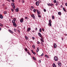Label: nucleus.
Instances as JSON below:
<instances>
[{"label": "nucleus", "instance_id": "obj_1", "mask_svg": "<svg viewBox=\"0 0 67 67\" xmlns=\"http://www.w3.org/2000/svg\"><path fill=\"white\" fill-rule=\"evenodd\" d=\"M12 23H13V25L15 27H16L17 25H16V24L15 23V22H12Z\"/></svg>", "mask_w": 67, "mask_h": 67}, {"label": "nucleus", "instance_id": "obj_2", "mask_svg": "<svg viewBox=\"0 0 67 67\" xmlns=\"http://www.w3.org/2000/svg\"><path fill=\"white\" fill-rule=\"evenodd\" d=\"M47 4L48 6H53L54 5V4H52V3H47Z\"/></svg>", "mask_w": 67, "mask_h": 67}, {"label": "nucleus", "instance_id": "obj_3", "mask_svg": "<svg viewBox=\"0 0 67 67\" xmlns=\"http://www.w3.org/2000/svg\"><path fill=\"white\" fill-rule=\"evenodd\" d=\"M37 12L38 15H40V14H41V12L39 11L38 10H37Z\"/></svg>", "mask_w": 67, "mask_h": 67}, {"label": "nucleus", "instance_id": "obj_4", "mask_svg": "<svg viewBox=\"0 0 67 67\" xmlns=\"http://www.w3.org/2000/svg\"><path fill=\"white\" fill-rule=\"evenodd\" d=\"M54 59L55 61H57L58 60V58L56 56H55L54 57Z\"/></svg>", "mask_w": 67, "mask_h": 67}, {"label": "nucleus", "instance_id": "obj_5", "mask_svg": "<svg viewBox=\"0 0 67 67\" xmlns=\"http://www.w3.org/2000/svg\"><path fill=\"white\" fill-rule=\"evenodd\" d=\"M16 18H13V20H12V22H15V21H16Z\"/></svg>", "mask_w": 67, "mask_h": 67}, {"label": "nucleus", "instance_id": "obj_6", "mask_svg": "<svg viewBox=\"0 0 67 67\" xmlns=\"http://www.w3.org/2000/svg\"><path fill=\"white\" fill-rule=\"evenodd\" d=\"M38 34L40 37H41V38H42V35H41V33L38 32Z\"/></svg>", "mask_w": 67, "mask_h": 67}, {"label": "nucleus", "instance_id": "obj_7", "mask_svg": "<svg viewBox=\"0 0 67 67\" xmlns=\"http://www.w3.org/2000/svg\"><path fill=\"white\" fill-rule=\"evenodd\" d=\"M58 65H59V66H61V62H60V61H59L58 62Z\"/></svg>", "mask_w": 67, "mask_h": 67}, {"label": "nucleus", "instance_id": "obj_8", "mask_svg": "<svg viewBox=\"0 0 67 67\" xmlns=\"http://www.w3.org/2000/svg\"><path fill=\"white\" fill-rule=\"evenodd\" d=\"M20 23H22L23 22V18H22V19H20Z\"/></svg>", "mask_w": 67, "mask_h": 67}, {"label": "nucleus", "instance_id": "obj_9", "mask_svg": "<svg viewBox=\"0 0 67 67\" xmlns=\"http://www.w3.org/2000/svg\"><path fill=\"white\" fill-rule=\"evenodd\" d=\"M36 5L37 6H38V5H39V2L38 1L36 2Z\"/></svg>", "mask_w": 67, "mask_h": 67}, {"label": "nucleus", "instance_id": "obj_10", "mask_svg": "<svg viewBox=\"0 0 67 67\" xmlns=\"http://www.w3.org/2000/svg\"><path fill=\"white\" fill-rule=\"evenodd\" d=\"M31 17L32 18H33L34 19H35V16H34V14H32L31 15Z\"/></svg>", "mask_w": 67, "mask_h": 67}, {"label": "nucleus", "instance_id": "obj_11", "mask_svg": "<svg viewBox=\"0 0 67 67\" xmlns=\"http://www.w3.org/2000/svg\"><path fill=\"white\" fill-rule=\"evenodd\" d=\"M54 48H56V47H57V45H56V43H54Z\"/></svg>", "mask_w": 67, "mask_h": 67}, {"label": "nucleus", "instance_id": "obj_12", "mask_svg": "<svg viewBox=\"0 0 67 67\" xmlns=\"http://www.w3.org/2000/svg\"><path fill=\"white\" fill-rule=\"evenodd\" d=\"M3 16L2 14H0V18L1 19H3Z\"/></svg>", "mask_w": 67, "mask_h": 67}, {"label": "nucleus", "instance_id": "obj_13", "mask_svg": "<svg viewBox=\"0 0 67 67\" xmlns=\"http://www.w3.org/2000/svg\"><path fill=\"white\" fill-rule=\"evenodd\" d=\"M9 32H10V33H12V34H13V31H12L10 30H9Z\"/></svg>", "mask_w": 67, "mask_h": 67}, {"label": "nucleus", "instance_id": "obj_14", "mask_svg": "<svg viewBox=\"0 0 67 67\" xmlns=\"http://www.w3.org/2000/svg\"><path fill=\"white\" fill-rule=\"evenodd\" d=\"M31 30V28L29 27L28 29H27V32H29Z\"/></svg>", "mask_w": 67, "mask_h": 67}, {"label": "nucleus", "instance_id": "obj_15", "mask_svg": "<svg viewBox=\"0 0 67 67\" xmlns=\"http://www.w3.org/2000/svg\"><path fill=\"white\" fill-rule=\"evenodd\" d=\"M58 15H60L61 14H62V13H61V12H58Z\"/></svg>", "mask_w": 67, "mask_h": 67}, {"label": "nucleus", "instance_id": "obj_16", "mask_svg": "<svg viewBox=\"0 0 67 67\" xmlns=\"http://www.w3.org/2000/svg\"><path fill=\"white\" fill-rule=\"evenodd\" d=\"M39 47H38L37 48V50H36V52H37H37H38V51H39Z\"/></svg>", "mask_w": 67, "mask_h": 67}, {"label": "nucleus", "instance_id": "obj_17", "mask_svg": "<svg viewBox=\"0 0 67 67\" xmlns=\"http://www.w3.org/2000/svg\"><path fill=\"white\" fill-rule=\"evenodd\" d=\"M40 40H41V42H43H43H44V40H43V38H41Z\"/></svg>", "mask_w": 67, "mask_h": 67}, {"label": "nucleus", "instance_id": "obj_18", "mask_svg": "<svg viewBox=\"0 0 67 67\" xmlns=\"http://www.w3.org/2000/svg\"><path fill=\"white\" fill-rule=\"evenodd\" d=\"M15 11H16V12H18V11H19V9H15Z\"/></svg>", "mask_w": 67, "mask_h": 67}, {"label": "nucleus", "instance_id": "obj_19", "mask_svg": "<svg viewBox=\"0 0 67 67\" xmlns=\"http://www.w3.org/2000/svg\"><path fill=\"white\" fill-rule=\"evenodd\" d=\"M53 67H56V66L55 65V63L53 64Z\"/></svg>", "mask_w": 67, "mask_h": 67}, {"label": "nucleus", "instance_id": "obj_20", "mask_svg": "<svg viewBox=\"0 0 67 67\" xmlns=\"http://www.w3.org/2000/svg\"><path fill=\"white\" fill-rule=\"evenodd\" d=\"M25 52H27V51H28V49L27 48H25Z\"/></svg>", "mask_w": 67, "mask_h": 67}, {"label": "nucleus", "instance_id": "obj_21", "mask_svg": "<svg viewBox=\"0 0 67 67\" xmlns=\"http://www.w3.org/2000/svg\"><path fill=\"white\" fill-rule=\"evenodd\" d=\"M13 8L14 10H15V6L14 5L13 6Z\"/></svg>", "mask_w": 67, "mask_h": 67}, {"label": "nucleus", "instance_id": "obj_22", "mask_svg": "<svg viewBox=\"0 0 67 67\" xmlns=\"http://www.w3.org/2000/svg\"><path fill=\"white\" fill-rule=\"evenodd\" d=\"M52 19H55V17H54V16L52 15Z\"/></svg>", "mask_w": 67, "mask_h": 67}, {"label": "nucleus", "instance_id": "obj_23", "mask_svg": "<svg viewBox=\"0 0 67 67\" xmlns=\"http://www.w3.org/2000/svg\"><path fill=\"white\" fill-rule=\"evenodd\" d=\"M63 10H64V12H66V9H65L64 7L63 8Z\"/></svg>", "mask_w": 67, "mask_h": 67}, {"label": "nucleus", "instance_id": "obj_24", "mask_svg": "<svg viewBox=\"0 0 67 67\" xmlns=\"http://www.w3.org/2000/svg\"><path fill=\"white\" fill-rule=\"evenodd\" d=\"M48 25H49L50 26H52V24L51 23H49Z\"/></svg>", "mask_w": 67, "mask_h": 67}, {"label": "nucleus", "instance_id": "obj_25", "mask_svg": "<svg viewBox=\"0 0 67 67\" xmlns=\"http://www.w3.org/2000/svg\"><path fill=\"white\" fill-rule=\"evenodd\" d=\"M32 47L34 49H35V45H34L32 46Z\"/></svg>", "mask_w": 67, "mask_h": 67}, {"label": "nucleus", "instance_id": "obj_26", "mask_svg": "<svg viewBox=\"0 0 67 67\" xmlns=\"http://www.w3.org/2000/svg\"><path fill=\"white\" fill-rule=\"evenodd\" d=\"M27 53H28V54H29V55H31V54L30 53V52H29V51H28L27 52Z\"/></svg>", "mask_w": 67, "mask_h": 67}, {"label": "nucleus", "instance_id": "obj_27", "mask_svg": "<svg viewBox=\"0 0 67 67\" xmlns=\"http://www.w3.org/2000/svg\"><path fill=\"white\" fill-rule=\"evenodd\" d=\"M33 12H34L35 13V12H36V10L35 9H34L33 10Z\"/></svg>", "mask_w": 67, "mask_h": 67}, {"label": "nucleus", "instance_id": "obj_28", "mask_svg": "<svg viewBox=\"0 0 67 67\" xmlns=\"http://www.w3.org/2000/svg\"><path fill=\"white\" fill-rule=\"evenodd\" d=\"M22 3H24V0H22Z\"/></svg>", "mask_w": 67, "mask_h": 67}, {"label": "nucleus", "instance_id": "obj_29", "mask_svg": "<svg viewBox=\"0 0 67 67\" xmlns=\"http://www.w3.org/2000/svg\"><path fill=\"white\" fill-rule=\"evenodd\" d=\"M39 32H42V29H40Z\"/></svg>", "mask_w": 67, "mask_h": 67}, {"label": "nucleus", "instance_id": "obj_30", "mask_svg": "<svg viewBox=\"0 0 67 67\" xmlns=\"http://www.w3.org/2000/svg\"><path fill=\"white\" fill-rule=\"evenodd\" d=\"M43 55H44V53H43L41 55V56H41V57H42V56H43Z\"/></svg>", "mask_w": 67, "mask_h": 67}, {"label": "nucleus", "instance_id": "obj_31", "mask_svg": "<svg viewBox=\"0 0 67 67\" xmlns=\"http://www.w3.org/2000/svg\"><path fill=\"white\" fill-rule=\"evenodd\" d=\"M11 4L12 5H13V6L14 5V4L13 3H12Z\"/></svg>", "mask_w": 67, "mask_h": 67}, {"label": "nucleus", "instance_id": "obj_32", "mask_svg": "<svg viewBox=\"0 0 67 67\" xmlns=\"http://www.w3.org/2000/svg\"><path fill=\"white\" fill-rule=\"evenodd\" d=\"M53 2L54 3H56V0H54V1Z\"/></svg>", "mask_w": 67, "mask_h": 67}, {"label": "nucleus", "instance_id": "obj_33", "mask_svg": "<svg viewBox=\"0 0 67 67\" xmlns=\"http://www.w3.org/2000/svg\"><path fill=\"white\" fill-rule=\"evenodd\" d=\"M43 10L44 12H46V9H43Z\"/></svg>", "mask_w": 67, "mask_h": 67}, {"label": "nucleus", "instance_id": "obj_34", "mask_svg": "<svg viewBox=\"0 0 67 67\" xmlns=\"http://www.w3.org/2000/svg\"><path fill=\"white\" fill-rule=\"evenodd\" d=\"M0 26H3V25H2V24L0 23Z\"/></svg>", "mask_w": 67, "mask_h": 67}, {"label": "nucleus", "instance_id": "obj_35", "mask_svg": "<svg viewBox=\"0 0 67 67\" xmlns=\"http://www.w3.org/2000/svg\"><path fill=\"white\" fill-rule=\"evenodd\" d=\"M41 44L42 46H44V44H43V43H42V42H41Z\"/></svg>", "mask_w": 67, "mask_h": 67}, {"label": "nucleus", "instance_id": "obj_36", "mask_svg": "<svg viewBox=\"0 0 67 67\" xmlns=\"http://www.w3.org/2000/svg\"><path fill=\"white\" fill-rule=\"evenodd\" d=\"M32 53H33V54H34V55H35V54H36V53H35V52H32Z\"/></svg>", "mask_w": 67, "mask_h": 67}, {"label": "nucleus", "instance_id": "obj_37", "mask_svg": "<svg viewBox=\"0 0 67 67\" xmlns=\"http://www.w3.org/2000/svg\"><path fill=\"white\" fill-rule=\"evenodd\" d=\"M4 13L5 14H7V11L4 12Z\"/></svg>", "mask_w": 67, "mask_h": 67}, {"label": "nucleus", "instance_id": "obj_38", "mask_svg": "<svg viewBox=\"0 0 67 67\" xmlns=\"http://www.w3.org/2000/svg\"><path fill=\"white\" fill-rule=\"evenodd\" d=\"M49 23H51V19H49Z\"/></svg>", "mask_w": 67, "mask_h": 67}, {"label": "nucleus", "instance_id": "obj_39", "mask_svg": "<svg viewBox=\"0 0 67 67\" xmlns=\"http://www.w3.org/2000/svg\"><path fill=\"white\" fill-rule=\"evenodd\" d=\"M37 43L38 44H40V42L38 41H37Z\"/></svg>", "mask_w": 67, "mask_h": 67}, {"label": "nucleus", "instance_id": "obj_40", "mask_svg": "<svg viewBox=\"0 0 67 67\" xmlns=\"http://www.w3.org/2000/svg\"><path fill=\"white\" fill-rule=\"evenodd\" d=\"M33 58L34 60H36V59H35V57H33Z\"/></svg>", "mask_w": 67, "mask_h": 67}, {"label": "nucleus", "instance_id": "obj_41", "mask_svg": "<svg viewBox=\"0 0 67 67\" xmlns=\"http://www.w3.org/2000/svg\"><path fill=\"white\" fill-rule=\"evenodd\" d=\"M14 31L15 32H16V29H14Z\"/></svg>", "mask_w": 67, "mask_h": 67}, {"label": "nucleus", "instance_id": "obj_42", "mask_svg": "<svg viewBox=\"0 0 67 67\" xmlns=\"http://www.w3.org/2000/svg\"><path fill=\"white\" fill-rule=\"evenodd\" d=\"M25 38L26 39H27V37L26 36H25Z\"/></svg>", "mask_w": 67, "mask_h": 67}, {"label": "nucleus", "instance_id": "obj_43", "mask_svg": "<svg viewBox=\"0 0 67 67\" xmlns=\"http://www.w3.org/2000/svg\"><path fill=\"white\" fill-rule=\"evenodd\" d=\"M25 18V19H28V18H27V17H26Z\"/></svg>", "mask_w": 67, "mask_h": 67}, {"label": "nucleus", "instance_id": "obj_44", "mask_svg": "<svg viewBox=\"0 0 67 67\" xmlns=\"http://www.w3.org/2000/svg\"><path fill=\"white\" fill-rule=\"evenodd\" d=\"M38 16L39 18H41V15H38Z\"/></svg>", "mask_w": 67, "mask_h": 67}, {"label": "nucleus", "instance_id": "obj_45", "mask_svg": "<svg viewBox=\"0 0 67 67\" xmlns=\"http://www.w3.org/2000/svg\"><path fill=\"white\" fill-rule=\"evenodd\" d=\"M31 8H32V9H34V7H33V6H31Z\"/></svg>", "mask_w": 67, "mask_h": 67}, {"label": "nucleus", "instance_id": "obj_46", "mask_svg": "<svg viewBox=\"0 0 67 67\" xmlns=\"http://www.w3.org/2000/svg\"><path fill=\"white\" fill-rule=\"evenodd\" d=\"M58 3H57L56 4V6L58 5Z\"/></svg>", "mask_w": 67, "mask_h": 67}, {"label": "nucleus", "instance_id": "obj_47", "mask_svg": "<svg viewBox=\"0 0 67 67\" xmlns=\"http://www.w3.org/2000/svg\"><path fill=\"white\" fill-rule=\"evenodd\" d=\"M65 4V6H66V7H67V3H66Z\"/></svg>", "mask_w": 67, "mask_h": 67}, {"label": "nucleus", "instance_id": "obj_48", "mask_svg": "<svg viewBox=\"0 0 67 67\" xmlns=\"http://www.w3.org/2000/svg\"><path fill=\"white\" fill-rule=\"evenodd\" d=\"M11 1L12 2H14V0H11Z\"/></svg>", "mask_w": 67, "mask_h": 67}, {"label": "nucleus", "instance_id": "obj_49", "mask_svg": "<svg viewBox=\"0 0 67 67\" xmlns=\"http://www.w3.org/2000/svg\"><path fill=\"white\" fill-rule=\"evenodd\" d=\"M32 38L33 40H34V39H35V38L34 37H32Z\"/></svg>", "mask_w": 67, "mask_h": 67}, {"label": "nucleus", "instance_id": "obj_50", "mask_svg": "<svg viewBox=\"0 0 67 67\" xmlns=\"http://www.w3.org/2000/svg\"><path fill=\"white\" fill-rule=\"evenodd\" d=\"M11 10H12V12H13L14 11V10L13 9H12Z\"/></svg>", "mask_w": 67, "mask_h": 67}, {"label": "nucleus", "instance_id": "obj_51", "mask_svg": "<svg viewBox=\"0 0 67 67\" xmlns=\"http://www.w3.org/2000/svg\"><path fill=\"white\" fill-rule=\"evenodd\" d=\"M42 30L43 31H44V29H42Z\"/></svg>", "mask_w": 67, "mask_h": 67}, {"label": "nucleus", "instance_id": "obj_52", "mask_svg": "<svg viewBox=\"0 0 67 67\" xmlns=\"http://www.w3.org/2000/svg\"><path fill=\"white\" fill-rule=\"evenodd\" d=\"M35 30H36V31H37V27L35 28Z\"/></svg>", "mask_w": 67, "mask_h": 67}, {"label": "nucleus", "instance_id": "obj_53", "mask_svg": "<svg viewBox=\"0 0 67 67\" xmlns=\"http://www.w3.org/2000/svg\"><path fill=\"white\" fill-rule=\"evenodd\" d=\"M61 8H63V5H61L60 6Z\"/></svg>", "mask_w": 67, "mask_h": 67}, {"label": "nucleus", "instance_id": "obj_54", "mask_svg": "<svg viewBox=\"0 0 67 67\" xmlns=\"http://www.w3.org/2000/svg\"><path fill=\"white\" fill-rule=\"evenodd\" d=\"M39 62L40 63H41V60H39Z\"/></svg>", "mask_w": 67, "mask_h": 67}, {"label": "nucleus", "instance_id": "obj_55", "mask_svg": "<svg viewBox=\"0 0 67 67\" xmlns=\"http://www.w3.org/2000/svg\"><path fill=\"white\" fill-rule=\"evenodd\" d=\"M2 29L0 27V31H1V30Z\"/></svg>", "mask_w": 67, "mask_h": 67}, {"label": "nucleus", "instance_id": "obj_56", "mask_svg": "<svg viewBox=\"0 0 67 67\" xmlns=\"http://www.w3.org/2000/svg\"><path fill=\"white\" fill-rule=\"evenodd\" d=\"M46 57L47 58H48V56L47 55Z\"/></svg>", "mask_w": 67, "mask_h": 67}, {"label": "nucleus", "instance_id": "obj_57", "mask_svg": "<svg viewBox=\"0 0 67 67\" xmlns=\"http://www.w3.org/2000/svg\"><path fill=\"white\" fill-rule=\"evenodd\" d=\"M8 2H10L11 1V0H8Z\"/></svg>", "mask_w": 67, "mask_h": 67}, {"label": "nucleus", "instance_id": "obj_58", "mask_svg": "<svg viewBox=\"0 0 67 67\" xmlns=\"http://www.w3.org/2000/svg\"><path fill=\"white\" fill-rule=\"evenodd\" d=\"M10 17H11V18H13V16H10Z\"/></svg>", "mask_w": 67, "mask_h": 67}, {"label": "nucleus", "instance_id": "obj_59", "mask_svg": "<svg viewBox=\"0 0 67 67\" xmlns=\"http://www.w3.org/2000/svg\"><path fill=\"white\" fill-rule=\"evenodd\" d=\"M30 10H32V8H30Z\"/></svg>", "mask_w": 67, "mask_h": 67}, {"label": "nucleus", "instance_id": "obj_60", "mask_svg": "<svg viewBox=\"0 0 67 67\" xmlns=\"http://www.w3.org/2000/svg\"><path fill=\"white\" fill-rule=\"evenodd\" d=\"M47 55H45V57H46Z\"/></svg>", "mask_w": 67, "mask_h": 67}, {"label": "nucleus", "instance_id": "obj_61", "mask_svg": "<svg viewBox=\"0 0 67 67\" xmlns=\"http://www.w3.org/2000/svg\"><path fill=\"white\" fill-rule=\"evenodd\" d=\"M62 40H63V38H62Z\"/></svg>", "mask_w": 67, "mask_h": 67}, {"label": "nucleus", "instance_id": "obj_62", "mask_svg": "<svg viewBox=\"0 0 67 67\" xmlns=\"http://www.w3.org/2000/svg\"><path fill=\"white\" fill-rule=\"evenodd\" d=\"M19 2H21V1L19 0Z\"/></svg>", "mask_w": 67, "mask_h": 67}, {"label": "nucleus", "instance_id": "obj_63", "mask_svg": "<svg viewBox=\"0 0 67 67\" xmlns=\"http://www.w3.org/2000/svg\"><path fill=\"white\" fill-rule=\"evenodd\" d=\"M33 32H35V31H33Z\"/></svg>", "mask_w": 67, "mask_h": 67}, {"label": "nucleus", "instance_id": "obj_64", "mask_svg": "<svg viewBox=\"0 0 67 67\" xmlns=\"http://www.w3.org/2000/svg\"><path fill=\"white\" fill-rule=\"evenodd\" d=\"M35 1H37V0H35Z\"/></svg>", "mask_w": 67, "mask_h": 67}]
</instances>
